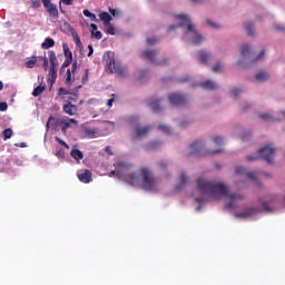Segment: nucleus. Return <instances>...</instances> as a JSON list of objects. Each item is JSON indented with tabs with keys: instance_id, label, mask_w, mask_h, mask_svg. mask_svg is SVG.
Wrapping results in <instances>:
<instances>
[{
	"instance_id": "nucleus-1",
	"label": "nucleus",
	"mask_w": 285,
	"mask_h": 285,
	"mask_svg": "<svg viewBox=\"0 0 285 285\" xmlns=\"http://www.w3.org/2000/svg\"><path fill=\"white\" fill-rule=\"evenodd\" d=\"M176 19H180L181 21L178 24H173L169 27V30H177V28H186L185 36L190 35L191 41L194 46H199L205 38L197 32V29L195 28V24L190 23V17L187 14H178L176 16Z\"/></svg>"
},
{
	"instance_id": "nucleus-2",
	"label": "nucleus",
	"mask_w": 285,
	"mask_h": 285,
	"mask_svg": "<svg viewBox=\"0 0 285 285\" xmlns=\"http://www.w3.org/2000/svg\"><path fill=\"white\" fill-rule=\"evenodd\" d=\"M205 144L204 140L198 139L196 141H194L189 148V155L190 157H208L210 155H218L219 153H224V149L218 148L216 150H208L204 148Z\"/></svg>"
},
{
	"instance_id": "nucleus-3",
	"label": "nucleus",
	"mask_w": 285,
	"mask_h": 285,
	"mask_svg": "<svg viewBox=\"0 0 285 285\" xmlns=\"http://www.w3.org/2000/svg\"><path fill=\"white\" fill-rule=\"evenodd\" d=\"M50 126H56V127L61 126V132L62 135H66V132H68V128H72V126H77V120L75 118L65 117L55 122V117L50 116L46 124V129L50 130Z\"/></svg>"
},
{
	"instance_id": "nucleus-4",
	"label": "nucleus",
	"mask_w": 285,
	"mask_h": 285,
	"mask_svg": "<svg viewBox=\"0 0 285 285\" xmlns=\"http://www.w3.org/2000/svg\"><path fill=\"white\" fill-rule=\"evenodd\" d=\"M79 88H81V86H78L76 89L60 87L58 89V97L61 101H65V104H77V101H79Z\"/></svg>"
},
{
	"instance_id": "nucleus-5",
	"label": "nucleus",
	"mask_w": 285,
	"mask_h": 285,
	"mask_svg": "<svg viewBox=\"0 0 285 285\" xmlns=\"http://www.w3.org/2000/svg\"><path fill=\"white\" fill-rule=\"evenodd\" d=\"M264 159L267 164H273L275 159V148L273 145H267L258 150V156H247V161H256V159Z\"/></svg>"
},
{
	"instance_id": "nucleus-6",
	"label": "nucleus",
	"mask_w": 285,
	"mask_h": 285,
	"mask_svg": "<svg viewBox=\"0 0 285 285\" xmlns=\"http://www.w3.org/2000/svg\"><path fill=\"white\" fill-rule=\"evenodd\" d=\"M49 73H48V81L51 86H55L57 82V70H59V60H57V53L55 51H49Z\"/></svg>"
},
{
	"instance_id": "nucleus-7",
	"label": "nucleus",
	"mask_w": 285,
	"mask_h": 285,
	"mask_svg": "<svg viewBox=\"0 0 285 285\" xmlns=\"http://www.w3.org/2000/svg\"><path fill=\"white\" fill-rule=\"evenodd\" d=\"M157 50L147 49L140 53V59H147L155 66H168V59H164L163 61L157 60Z\"/></svg>"
},
{
	"instance_id": "nucleus-8",
	"label": "nucleus",
	"mask_w": 285,
	"mask_h": 285,
	"mask_svg": "<svg viewBox=\"0 0 285 285\" xmlns=\"http://www.w3.org/2000/svg\"><path fill=\"white\" fill-rule=\"evenodd\" d=\"M106 71L110 72V75H124V67H121V62L116 61L115 58H109V61L106 63Z\"/></svg>"
},
{
	"instance_id": "nucleus-9",
	"label": "nucleus",
	"mask_w": 285,
	"mask_h": 285,
	"mask_svg": "<svg viewBox=\"0 0 285 285\" xmlns=\"http://www.w3.org/2000/svg\"><path fill=\"white\" fill-rule=\"evenodd\" d=\"M42 4L49 17H51L52 19L59 18V9L57 8V4L52 3V1L50 0H42Z\"/></svg>"
},
{
	"instance_id": "nucleus-10",
	"label": "nucleus",
	"mask_w": 285,
	"mask_h": 285,
	"mask_svg": "<svg viewBox=\"0 0 285 285\" xmlns=\"http://www.w3.org/2000/svg\"><path fill=\"white\" fill-rule=\"evenodd\" d=\"M169 102L171 106H184L186 104V96L179 92H173L169 95Z\"/></svg>"
},
{
	"instance_id": "nucleus-11",
	"label": "nucleus",
	"mask_w": 285,
	"mask_h": 285,
	"mask_svg": "<svg viewBox=\"0 0 285 285\" xmlns=\"http://www.w3.org/2000/svg\"><path fill=\"white\" fill-rule=\"evenodd\" d=\"M235 175H239L240 177H247V179H255V173L248 171L244 166L235 167Z\"/></svg>"
},
{
	"instance_id": "nucleus-12",
	"label": "nucleus",
	"mask_w": 285,
	"mask_h": 285,
	"mask_svg": "<svg viewBox=\"0 0 285 285\" xmlns=\"http://www.w3.org/2000/svg\"><path fill=\"white\" fill-rule=\"evenodd\" d=\"M62 110L63 112H66V115L73 117V115H77V111L79 110V108L77 107V105H72L71 102H66L62 106Z\"/></svg>"
},
{
	"instance_id": "nucleus-13",
	"label": "nucleus",
	"mask_w": 285,
	"mask_h": 285,
	"mask_svg": "<svg viewBox=\"0 0 285 285\" xmlns=\"http://www.w3.org/2000/svg\"><path fill=\"white\" fill-rule=\"evenodd\" d=\"M114 166L116 167V170L111 171L109 177H112V175H115V173H119V170H128V168H130V165L124 161H116Z\"/></svg>"
},
{
	"instance_id": "nucleus-14",
	"label": "nucleus",
	"mask_w": 285,
	"mask_h": 285,
	"mask_svg": "<svg viewBox=\"0 0 285 285\" xmlns=\"http://www.w3.org/2000/svg\"><path fill=\"white\" fill-rule=\"evenodd\" d=\"M70 157L77 161H81V159H83V151L79 150L76 145L71 148Z\"/></svg>"
},
{
	"instance_id": "nucleus-15",
	"label": "nucleus",
	"mask_w": 285,
	"mask_h": 285,
	"mask_svg": "<svg viewBox=\"0 0 285 285\" xmlns=\"http://www.w3.org/2000/svg\"><path fill=\"white\" fill-rule=\"evenodd\" d=\"M148 132H150V127H148V126H146V127L137 126L136 127V136L138 137V139H141V137H146V135H148Z\"/></svg>"
},
{
	"instance_id": "nucleus-16",
	"label": "nucleus",
	"mask_w": 285,
	"mask_h": 285,
	"mask_svg": "<svg viewBox=\"0 0 285 285\" xmlns=\"http://www.w3.org/2000/svg\"><path fill=\"white\" fill-rule=\"evenodd\" d=\"M78 179H92V171L89 169H80L77 173Z\"/></svg>"
},
{
	"instance_id": "nucleus-17",
	"label": "nucleus",
	"mask_w": 285,
	"mask_h": 285,
	"mask_svg": "<svg viewBox=\"0 0 285 285\" xmlns=\"http://www.w3.org/2000/svg\"><path fill=\"white\" fill-rule=\"evenodd\" d=\"M198 86L204 90H217V85L210 80L199 82Z\"/></svg>"
},
{
	"instance_id": "nucleus-18",
	"label": "nucleus",
	"mask_w": 285,
	"mask_h": 285,
	"mask_svg": "<svg viewBox=\"0 0 285 285\" xmlns=\"http://www.w3.org/2000/svg\"><path fill=\"white\" fill-rule=\"evenodd\" d=\"M99 19L101 22H104V26H110V21H112V16L110 13L104 11L99 13Z\"/></svg>"
},
{
	"instance_id": "nucleus-19",
	"label": "nucleus",
	"mask_w": 285,
	"mask_h": 285,
	"mask_svg": "<svg viewBox=\"0 0 285 285\" xmlns=\"http://www.w3.org/2000/svg\"><path fill=\"white\" fill-rule=\"evenodd\" d=\"M209 59H210V53L204 50L198 51V61L200 63H208Z\"/></svg>"
},
{
	"instance_id": "nucleus-20",
	"label": "nucleus",
	"mask_w": 285,
	"mask_h": 285,
	"mask_svg": "<svg viewBox=\"0 0 285 285\" xmlns=\"http://www.w3.org/2000/svg\"><path fill=\"white\" fill-rule=\"evenodd\" d=\"M90 28H91V35L92 37H95V39H97L98 41L102 39L104 35L101 33V31H97L98 27L96 23H91Z\"/></svg>"
},
{
	"instance_id": "nucleus-21",
	"label": "nucleus",
	"mask_w": 285,
	"mask_h": 285,
	"mask_svg": "<svg viewBox=\"0 0 285 285\" xmlns=\"http://www.w3.org/2000/svg\"><path fill=\"white\" fill-rule=\"evenodd\" d=\"M41 48H43V50H49V48H55V39L46 38L45 41L41 43Z\"/></svg>"
},
{
	"instance_id": "nucleus-22",
	"label": "nucleus",
	"mask_w": 285,
	"mask_h": 285,
	"mask_svg": "<svg viewBox=\"0 0 285 285\" xmlns=\"http://www.w3.org/2000/svg\"><path fill=\"white\" fill-rule=\"evenodd\" d=\"M140 173H141V177L144 179H153V171L149 170L147 167H142L140 169Z\"/></svg>"
},
{
	"instance_id": "nucleus-23",
	"label": "nucleus",
	"mask_w": 285,
	"mask_h": 285,
	"mask_svg": "<svg viewBox=\"0 0 285 285\" xmlns=\"http://www.w3.org/2000/svg\"><path fill=\"white\" fill-rule=\"evenodd\" d=\"M269 77H271V76H269L268 72H266V71H259V72L256 75L257 81H268Z\"/></svg>"
},
{
	"instance_id": "nucleus-24",
	"label": "nucleus",
	"mask_w": 285,
	"mask_h": 285,
	"mask_svg": "<svg viewBox=\"0 0 285 285\" xmlns=\"http://www.w3.org/2000/svg\"><path fill=\"white\" fill-rule=\"evenodd\" d=\"M105 32L106 35H111V36H115L117 30L115 29V26H112L110 22L109 24L105 26Z\"/></svg>"
},
{
	"instance_id": "nucleus-25",
	"label": "nucleus",
	"mask_w": 285,
	"mask_h": 285,
	"mask_svg": "<svg viewBox=\"0 0 285 285\" xmlns=\"http://www.w3.org/2000/svg\"><path fill=\"white\" fill-rule=\"evenodd\" d=\"M149 106L154 112H159V110H161V107H159V100H154L149 102Z\"/></svg>"
},
{
	"instance_id": "nucleus-26",
	"label": "nucleus",
	"mask_w": 285,
	"mask_h": 285,
	"mask_svg": "<svg viewBox=\"0 0 285 285\" xmlns=\"http://www.w3.org/2000/svg\"><path fill=\"white\" fill-rule=\"evenodd\" d=\"M158 130H161V132H165V135H170L173 132L170 127H168V125L165 124L159 125Z\"/></svg>"
},
{
	"instance_id": "nucleus-27",
	"label": "nucleus",
	"mask_w": 285,
	"mask_h": 285,
	"mask_svg": "<svg viewBox=\"0 0 285 285\" xmlns=\"http://www.w3.org/2000/svg\"><path fill=\"white\" fill-rule=\"evenodd\" d=\"M82 14H85V17H88L90 19V21H98L97 16L95 13L90 12V10H88V9H85L82 11Z\"/></svg>"
},
{
	"instance_id": "nucleus-28",
	"label": "nucleus",
	"mask_w": 285,
	"mask_h": 285,
	"mask_svg": "<svg viewBox=\"0 0 285 285\" xmlns=\"http://www.w3.org/2000/svg\"><path fill=\"white\" fill-rule=\"evenodd\" d=\"M245 28L249 37H253V35H255V24L253 22L247 23Z\"/></svg>"
},
{
	"instance_id": "nucleus-29",
	"label": "nucleus",
	"mask_w": 285,
	"mask_h": 285,
	"mask_svg": "<svg viewBox=\"0 0 285 285\" xmlns=\"http://www.w3.org/2000/svg\"><path fill=\"white\" fill-rule=\"evenodd\" d=\"M43 90H46V87L43 86H38L33 89L32 91V96L33 97H39V95H41L43 92Z\"/></svg>"
},
{
	"instance_id": "nucleus-30",
	"label": "nucleus",
	"mask_w": 285,
	"mask_h": 285,
	"mask_svg": "<svg viewBox=\"0 0 285 285\" xmlns=\"http://www.w3.org/2000/svg\"><path fill=\"white\" fill-rule=\"evenodd\" d=\"M2 137L6 140L10 139L12 137V129L11 128H7L2 131Z\"/></svg>"
},
{
	"instance_id": "nucleus-31",
	"label": "nucleus",
	"mask_w": 285,
	"mask_h": 285,
	"mask_svg": "<svg viewBox=\"0 0 285 285\" xmlns=\"http://www.w3.org/2000/svg\"><path fill=\"white\" fill-rule=\"evenodd\" d=\"M37 65V56H32L29 61L26 62L27 68H35Z\"/></svg>"
},
{
	"instance_id": "nucleus-32",
	"label": "nucleus",
	"mask_w": 285,
	"mask_h": 285,
	"mask_svg": "<svg viewBox=\"0 0 285 285\" xmlns=\"http://www.w3.org/2000/svg\"><path fill=\"white\" fill-rule=\"evenodd\" d=\"M258 117L265 121H275V118H273V116L269 114H259Z\"/></svg>"
},
{
	"instance_id": "nucleus-33",
	"label": "nucleus",
	"mask_w": 285,
	"mask_h": 285,
	"mask_svg": "<svg viewBox=\"0 0 285 285\" xmlns=\"http://www.w3.org/2000/svg\"><path fill=\"white\" fill-rule=\"evenodd\" d=\"M213 141H214V144H216V146H224V138L220 136H215L213 138Z\"/></svg>"
},
{
	"instance_id": "nucleus-34",
	"label": "nucleus",
	"mask_w": 285,
	"mask_h": 285,
	"mask_svg": "<svg viewBox=\"0 0 285 285\" xmlns=\"http://www.w3.org/2000/svg\"><path fill=\"white\" fill-rule=\"evenodd\" d=\"M70 83H72V71L67 69L66 86H70Z\"/></svg>"
},
{
	"instance_id": "nucleus-35",
	"label": "nucleus",
	"mask_w": 285,
	"mask_h": 285,
	"mask_svg": "<svg viewBox=\"0 0 285 285\" xmlns=\"http://www.w3.org/2000/svg\"><path fill=\"white\" fill-rule=\"evenodd\" d=\"M56 157H58L59 159H63L66 157V150H63V148H58Z\"/></svg>"
},
{
	"instance_id": "nucleus-36",
	"label": "nucleus",
	"mask_w": 285,
	"mask_h": 285,
	"mask_svg": "<svg viewBox=\"0 0 285 285\" xmlns=\"http://www.w3.org/2000/svg\"><path fill=\"white\" fill-rule=\"evenodd\" d=\"M242 57H246V55H248L250 52V47H248V45H244L242 47Z\"/></svg>"
},
{
	"instance_id": "nucleus-37",
	"label": "nucleus",
	"mask_w": 285,
	"mask_h": 285,
	"mask_svg": "<svg viewBox=\"0 0 285 285\" xmlns=\"http://www.w3.org/2000/svg\"><path fill=\"white\" fill-rule=\"evenodd\" d=\"M56 141H57V144H60V146H63L65 148H67V150H70V145L65 142L63 139L56 137Z\"/></svg>"
},
{
	"instance_id": "nucleus-38",
	"label": "nucleus",
	"mask_w": 285,
	"mask_h": 285,
	"mask_svg": "<svg viewBox=\"0 0 285 285\" xmlns=\"http://www.w3.org/2000/svg\"><path fill=\"white\" fill-rule=\"evenodd\" d=\"M63 50H65L66 59H71L72 60V51H70V49H68V47H66V46H63Z\"/></svg>"
},
{
	"instance_id": "nucleus-39",
	"label": "nucleus",
	"mask_w": 285,
	"mask_h": 285,
	"mask_svg": "<svg viewBox=\"0 0 285 285\" xmlns=\"http://www.w3.org/2000/svg\"><path fill=\"white\" fill-rule=\"evenodd\" d=\"M89 75H90V69H86V70H85V73H83V76H82V83H83V85L88 83V77H89Z\"/></svg>"
},
{
	"instance_id": "nucleus-40",
	"label": "nucleus",
	"mask_w": 285,
	"mask_h": 285,
	"mask_svg": "<svg viewBox=\"0 0 285 285\" xmlns=\"http://www.w3.org/2000/svg\"><path fill=\"white\" fill-rule=\"evenodd\" d=\"M72 1H75V0H60V12L63 13V9L61 8V3H63L65 6H72Z\"/></svg>"
},
{
	"instance_id": "nucleus-41",
	"label": "nucleus",
	"mask_w": 285,
	"mask_h": 285,
	"mask_svg": "<svg viewBox=\"0 0 285 285\" xmlns=\"http://www.w3.org/2000/svg\"><path fill=\"white\" fill-rule=\"evenodd\" d=\"M242 92V89H238V88H234L232 90V97H238Z\"/></svg>"
},
{
	"instance_id": "nucleus-42",
	"label": "nucleus",
	"mask_w": 285,
	"mask_h": 285,
	"mask_svg": "<svg viewBox=\"0 0 285 285\" xmlns=\"http://www.w3.org/2000/svg\"><path fill=\"white\" fill-rule=\"evenodd\" d=\"M213 71H214V72H222V63L217 62V63L213 67Z\"/></svg>"
},
{
	"instance_id": "nucleus-43",
	"label": "nucleus",
	"mask_w": 285,
	"mask_h": 285,
	"mask_svg": "<svg viewBox=\"0 0 285 285\" xmlns=\"http://www.w3.org/2000/svg\"><path fill=\"white\" fill-rule=\"evenodd\" d=\"M32 8H41V0H31Z\"/></svg>"
},
{
	"instance_id": "nucleus-44",
	"label": "nucleus",
	"mask_w": 285,
	"mask_h": 285,
	"mask_svg": "<svg viewBox=\"0 0 285 285\" xmlns=\"http://www.w3.org/2000/svg\"><path fill=\"white\" fill-rule=\"evenodd\" d=\"M8 110V102H0V112H6Z\"/></svg>"
},
{
	"instance_id": "nucleus-45",
	"label": "nucleus",
	"mask_w": 285,
	"mask_h": 285,
	"mask_svg": "<svg viewBox=\"0 0 285 285\" xmlns=\"http://www.w3.org/2000/svg\"><path fill=\"white\" fill-rule=\"evenodd\" d=\"M86 135H88V137H90V139H94V137H95V135H97V132L95 130L87 129Z\"/></svg>"
},
{
	"instance_id": "nucleus-46",
	"label": "nucleus",
	"mask_w": 285,
	"mask_h": 285,
	"mask_svg": "<svg viewBox=\"0 0 285 285\" xmlns=\"http://www.w3.org/2000/svg\"><path fill=\"white\" fill-rule=\"evenodd\" d=\"M70 63H72V60L70 58H66L62 63V68H68V66H70Z\"/></svg>"
},
{
	"instance_id": "nucleus-47",
	"label": "nucleus",
	"mask_w": 285,
	"mask_h": 285,
	"mask_svg": "<svg viewBox=\"0 0 285 285\" xmlns=\"http://www.w3.org/2000/svg\"><path fill=\"white\" fill-rule=\"evenodd\" d=\"M147 43L149 46H155V43H157V38H147Z\"/></svg>"
},
{
	"instance_id": "nucleus-48",
	"label": "nucleus",
	"mask_w": 285,
	"mask_h": 285,
	"mask_svg": "<svg viewBox=\"0 0 285 285\" xmlns=\"http://www.w3.org/2000/svg\"><path fill=\"white\" fill-rule=\"evenodd\" d=\"M111 97L112 98L107 101L108 108H112V104H115V94H112Z\"/></svg>"
},
{
	"instance_id": "nucleus-49",
	"label": "nucleus",
	"mask_w": 285,
	"mask_h": 285,
	"mask_svg": "<svg viewBox=\"0 0 285 285\" xmlns=\"http://www.w3.org/2000/svg\"><path fill=\"white\" fill-rule=\"evenodd\" d=\"M48 66H49V61H48V59L45 57L43 58V63H42V68H43V70H48Z\"/></svg>"
},
{
	"instance_id": "nucleus-50",
	"label": "nucleus",
	"mask_w": 285,
	"mask_h": 285,
	"mask_svg": "<svg viewBox=\"0 0 285 285\" xmlns=\"http://www.w3.org/2000/svg\"><path fill=\"white\" fill-rule=\"evenodd\" d=\"M88 50H89V52L87 53V57H92V55L95 52V49L92 48V45L88 46Z\"/></svg>"
},
{
	"instance_id": "nucleus-51",
	"label": "nucleus",
	"mask_w": 285,
	"mask_h": 285,
	"mask_svg": "<svg viewBox=\"0 0 285 285\" xmlns=\"http://www.w3.org/2000/svg\"><path fill=\"white\" fill-rule=\"evenodd\" d=\"M77 66H78L77 61H73L70 69L72 73L77 71Z\"/></svg>"
},
{
	"instance_id": "nucleus-52",
	"label": "nucleus",
	"mask_w": 285,
	"mask_h": 285,
	"mask_svg": "<svg viewBox=\"0 0 285 285\" xmlns=\"http://www.w3.org/2000/svg\"><path fill=\"white\" fill-rule=\"evenodd\" d=\"M248 139H250V132L245 134V135L242 136L243 141H248Z\"/></svg>"
},
{
	"instance_id": "nucleus-53",
	"label": "nucleus",
	"mask_w": 285,
	"mask_h": 285,
	"mask_svg": "<svg viewBox=\"0 0 285 285\" xmlns=\"http://www.w3.org/2000/svg\"><path fill=\"white\" fill-rule=\"evenodd\" d=\"M105 153H107V155H112V147L107 146V147L105 148Z\"/></svg>"
},
{
	"instance_id": "nucleus-54",
	"label": "nucleus",
	"mask_w": 285,
	"mask_h": 285,
	"mask_svg": "<svg viewBox=\"0 0 285 285\" xmlns=\"http://www.w3.org/2000/svg\"><path fill=\"white\" fill-rule=\"evenodd\" d=\"M187 126H190L189 121H181L180 122V128H187Z\"/></svg>"
},
{
	"instance_id": "nucleus-55",
	"label": "nucleus",
	"mask_w": 285,
	"mask_h": 285,
	"mask_svg": "<svg viewBox=\"0 0 285 285\" xmlns=\"http://www.w3.org/2000/svg\"><path fill=\"white\" fill-rule=\"evenodd\" d=\"M208 26H210L212 28H219V26H217V23L212 22L210 20H207Z\"/></svg>"
},
{
	"instance_id": "nucleus-56",
	"label": "nucleus",
	"mask_w": 285,
	"mask_h": 285,
	"mask_svg": "<svg viewBox=\"0 0 285 285\" xmlns=\"http://www.w3.org/2000/svg\"><path fill=\"white\" fill-rule=\"evenodd\" d=\"M264 50H262L261 52H259V55L257 56V58L254 60V62L255 61H259V59H262L263 57H264Z\"/></svg>"
},
{
	"instance_id": "nucleus-57",
	"label": "nucleus",
	"mask_w": 285,
	"mask_h": 285,
	"mask_svg": "<svg viewBox=\"0 0 285 285\" xmlns=\"http://www.w3.org/2000/svg\"><path fill=\"white\" fill-rule=\"evenodd\" d=\"M150 148H157L159 146V141H154L149 144Z\"/></svg>"
},
{
	"instance_id": "nucleus-58",
	"label": "nucleus",
	"mask_w": 285,
	"mask_h": 285,
	"mask_svg": "<svg viewBox=\"0 0 285 285\" xmlns=\"http://www.w3.org/2000/svg\"><path fill=\"white\" fill-rule=\"evenodd\" d=\"M109 12H110V14H112V17H117V14H118L117 10H115L112 8L109 9Z\"/></svg>"
},
{
	"instance_id": "nucleus-59",
	"label": "nucleus",
	"mask_w": 285,
	"mask_h": 285,
	"mask_svg": "<svg viewBox=\"0 0 285 285\" xmlns=\"http://www.w3.org/2000/svg\"><path fill=\"white\" fill-rule=\"evenodd\" d=\"M75 41L78 47L81 46V39H79V36H76Z\"/></svg>"
},
{
	"instance_id": "nucleus-60",
	"label": "nucleus",
	"mask_w": 285,
	"mask_h": 285,
	"mask_svg": "<svg viewBox=\"0 0 285 285\" xmlns=\"http://www.w3.org/2000/svg\"><path fill=\"white\" fill-rule=\"evenodd\" d=\"M180 179H188V175H186V173H181L180 174Z\"/></svg>"
},
{
	"instance_id": "nucleus-61",
	"label": "nucleus",
	"mask_w": 285,
	"mask_h": 285,
	"mask_svg": "<svg viewBox=\"0 0 285 285\" xmlns=\"http://www.w3.org/2000/svg\"><path fill=\"white\" fill-rule=\"evenodd\" d=\"M159 166L160 168H163V170H166V167H167L166 163H160Z\"/></svg>"
},
{
	"instance_id": "nucleus-62",
	"label": "nucleus",
	"mask_w": 285,
	"mask_h": 285,
	"mask_svg": "<svg viewBox=\"0 0 285 285\" xmlns=\"http://www.w3.org/2000/svg\"><path fill=\"white\" fill-rule=\"evenodd\" d=\"M193 3H204V0H191Z\"/></svg>"
},
{
	"instance_id": "nucleus-63",
	"label": "nucleus",
	"mask_w": 285,
	"mask_h": 285,
	"mask_svg": "<svg viewBox=\"0 0 285 285\" xmlns=\"http://www.w3.org/2000/svg\"><path fill=\"white\" fill-rule=\"evenodd\" d=\"M2 90H3V82L0 81V91H2Z\"/></svg>"
},
{
	"instance_id": "nucleus-64",
	"label": "nucleus",
	"mask_w": 285,
	"mask_h": 285,
	"mask_svg": "<svg viewBox=\"0 0 285 285\" xmlns=\"http://www.w3.org/2000/svg\"><path fill=\"white\" fill-rule=\"evenodd\" d=\"M248 110V107L243 108V112H246Z\"/></svg>"
}]
</instances>
